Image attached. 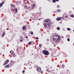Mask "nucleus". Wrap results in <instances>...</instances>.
I'll list each match as a JSON object with an SVG mask.
<instances>
[{"label":"nucleus","instance_id":"obj_6","mask_svg":"<svg viewBox=\"0 0 74 74\" xmlns=\"http://www.w3.org/2000/svg\"><path fill=\"white\" fill-rule=\"evenodd\" d=\"M4 3V1H3L2 3H0V8L1 7H3V4Z\"/></svg>","mask_w":74,"mask_h":74},{"label":"nucleus","instance_id":"obj_10","mask_svg":"<svg viewBox=\"0 0 74 74\" xmlns=\"http://www.w3.org/2000/svg\"><path fill=\"white\" fill-rule=\"evenodd\" d=\"M4 35H5V32L4 31L3 32V35L2 36V37H4Z\"/></svg>","mask_w":74,"mask_h":74},{"label":"nucleus","instance_id":"obj_20","mask_svg":"<svg viewBox=\"0 0 74 74\" xmlns=\"http://www.w3.org/2000/svg\"><path fill=\"white\" fill-rule=\"evenodd\" d=\"M64 65L63 64V65H62V66L61 68H64Z\"/></svg>","mask_w":74,"mask_h":74},{"label":"nucleus","instance_id":"obj_42","mask_svg":"<svg viewBox=\"0 0 74 74\" xmlns=\"http://www.w3.org/2000/svg\"><path fill=\"white\" fill-rule=\"evenodd\" d=\"M11 62H12V61L11 60Z\"/></svg>","mask_w":74,"mask_h":74},{"label":"nucleus","instance_id":"obj_28","mask_svg":"<svg viewBox=\"0 0 74 74\" xmlns=\"http://www.w3.org/2000/svg\"><path fill=\"white\" fill-rule=\"evenodd\" d=\"M67 41H70V39H69V38H68V39H67Z\"/></svg>","mask_w":74,"mask_h":74},{"label":"nucleus","instance_id":"obj_37","mask_svg":"<svg viewBox=\"0 0 74 74\" xmlns=\"http://www.w3.org/2000/svg\"><path fill=\"white\" fill-rule=\"evenodd\" d=\"M62 38H63V36H61Z\"/></svg>","mask_w":74,"mask_h":74},{"label":"nucleus","instance_id":"obj_22","mask_svg":"<svg viewBox=\"0 0 74 74\" xmlns=\"http://www.w3.org/2000/svg\"><path fill=\"white\" fill-rule=\"evenodd\" d=\"M71 17H72V18H73V17H74V15H73V14L71 15Z\"/></svg>","mask_w":74,"mask_h":74},{"label":"nucleus","instance_id":"obj_11","mask_svg":"<svg viewBox=\"0 0 74 74\" xmlns=\"http://www.w3.org/2000/svg\"><path fill=\"white\" fill-rule=\"evenodd\" d=\"M59 1V0H53V3H55V1Z\"/></svg>","mask_w":74,"mask_h":74},{"label":"nucleus","instance_id":"obj_30","mask_svg":"<svg viewBox=\"0 0 74 74\" xmlns=\"http://www.w3.org/2000/svg\"><path fill=\"white\" fill-rule=\"evenodd\" d=\"M36 40H38V38L36 37Z\"/></svg>","mask_w":74,"mask_h":74},{"label":"nucleus","instance_id":"obj_9","mask_svg":"<svg viewBox=\"0 0 74 74\" xmlns=\"http://www.w3.org/2000/svg\"><path fill=\"white\" fill-rule=\"evenodd\" d=\"M12 57H14V58H15L16 56V55H15V54L13 53L12 54Z\"/></svg>","mask_w":74,"mask_h":74},{"label":"nucleus","instance_id":"obj_17","mask_svg":"<svg viewBox=\"0 0 74 74\" xmlns=\"http://www.w3.org/2000/svg\"><path fill=\"white\" fill-rule=\"evenodd\" d=\"M35 4H34L32 6V8H33L34 7H35Z\"/></svg>","mask_w":74,"mask_h":74},{"label":"nucleus","instance_id":"obj_4","mask_svg":"<svg viewBox=\"0 0 74 74\" xmlns=\"http://www.w3.org/2000/svg\"><path fill=\"white\" fill-rule=\"evenodd\" d=\"M37 69L39 73H42V71H41V68L40 67H38Z\"/></svg>","mask_w":74,"mask_h":74},{"label":"nucleus","instance_id":"obj_32","mask_svg":"<svg viewBox=\"0 0 74 74\" xmlns=\"http://www.w3.org/2000/svg\"><path fill=\"white\" fill-rule=\"evenodd\" d=\"M26 38H28V37L27 36H26L25 37Z\"/></svg>","mask_w":74,"mask_h":74},{"label":"nucleus","instance_id":"obj_24","mask_svg":"<svg viewBox=\"0 0 74 74\" xmlns=\"http://www.w3.org/2000/svg\"><path fill=\"white\" fill-rule=\"evenodd\" d=\"M67 38H69L70 37V36L69 35H67Z\"/></svg>","mask_w":74,"mask_h":74},{"label":"nucleus","instance_id":"obj_35","mask_svg":"<svg viewBox=\"0 0 74 74\" xmlns=\"http://www.w3.org/2000/svg\"><path fill=\"white\" fill-rule=\"evenodd\" d=\"M23 37H21V39H23Z\"/></svg>","mask_w":74,"mask_h":74},{"label":"nucleus","instance_id":"obj_36","mask_svg":"<svg viewBox=\"0 0 74 74\" xmlns=\"http://www.w3.org/2000/svg\"><path fill=\"white\" fill-rule=\"evenodd\" d=\"M30 8V7H28V9H29Z\"/></svg>","mask_w":74,"mask_h":74},{"label":"nucleus","instance_id":"obj_8","mask_svg":"<svg viewBox=\"0 0 74 74\" xmlns=\"http://www.w3.org/2000/svg\"><path fill=\"white\" fill-rule=\"evenodd\" d=\"M56 20L58 21H60V20H61V17H57L56 19Z\"/></svg>","mask_w":74,"mask_h":74},{"label":"nucleus","instance_id":"obj_13","mask_svg":"<svg viewBox=\"0 0 74 74\" xmlns=\"http://www.w3.org/2000/svg\"><path fill=\"white\" fill-rule=\"evenodd\" d=\"M15 13H17L18 12V10H17V8H15Z\"/></svg>","mask_w":74,"mask_h":74},{"label":"nucleus","instance_id":"obj_16","mask_svg":"<svg viewBox=\"0 0 74 74\" xmlns=\"http://www.w3.org/2000/svg\"><path fill=\"white\" fill-rule=\"evenodd\" d=\"M23 29V30H25L26 29V27L25 26H24L22 27Z\"/></svg>","mask_w":74,"mask_h":74},{"label":"nucleus","instance_id":"obj_25","mask_svg":"<svg viewBox=\"0 0 74 74\" xmlns=\"http://www.w3.org/2000/svg\"><path fill=\"white\" fill-rule=\"evenodd\" d=\"M65 18H68V16H65Z\"/></svg>","mask_w":74,"mask_h":74},{"label":"nucleus","instance_id":"obj_26","mask_svg":"<svg viewBox=\"0 0 74 74\" xmlns=\"http://www.w3.org/2000/svg\"><path fill=\"white\" fill-rule=\"evenodd\" d=\"M46 71H47L48 72H49V71L48 69H47L46 70Z\"/></svg>","mask_w":74,"mask_h":74},{"label":"nucleus","instance_id":"obj_43","mask_svg":"<svg viewBox=\"0 0 74 74\" xmlns=\"http://www.w3.org/2000/svg\"><path fill=\"white\" fill-rule=\"evenodd\" d=\"M24 1H26V0H24Z\"/></svg>","mask_w":74,"mask_h":74},{"label":"nucleus","instance_id":"obj_34","mask_svg":"<svg viewBox=\"0 0 74 74\" xmlns=\"http://www.w3.org/2000/svg\"><path fill=\"white\" fill-rule=\"evenodd\" d=\"M22 40H20V42H22Z\"/></svg>","mask_w":74,"mask_h":74},{"label":"nucleus","instance_id":"obj_1","mask_svg":"<svg viewBox=\"0 0 74 74\" xmlns=\"http://www.w3.org/2000/svg\"><path fill=\"white\" fill-rule=\"evenodd\" d=\"M45 23H43V25L45 27V28H49L50 26H51V25L52 23V22L49 19H47L46 20H45Z\"/></svg>","mask_w":74,"mask_h":74},{"label":"nucleus","instance_id":"obj_18","mask_svg":"<svg viewBox=\"0 0 74 74\" xmlns=\"http://www.w3.org/2000/svg\"><path fill=\"white\" fill-rule=\"evenodd\" d=\"M10 53H14V51H13L12 50H11L10 52Z\"/></svg>","mask_w":74,"mask_h":74},{"label":"nucleus","instance_id":"obj_5","mask_svg":"<svg viewBox=\"0 0 74 74\" xmlns=\"http://www.w3.org/2000/svg\"><path fill=\"white\" fill-rule=\"evenodd\" d=\"M8 63H9V60H6L4 62V63L3 64V66H4V65H5L6 64H8Z\"/></svg>","mask_w":74,"mask_h":74},{"label":"nucleus","instance_id":"obj_12","mask_svg":"<svg viewBox=\"0 0 74 74\" xmlns=\"http://www.w3.org/2000/svg\"><path fill=\"white\" fill-rule=\"evenodd\" d=\"M9 66H10V65H9V64H8L6 65L5 67L6 68H8V67H9Z\"/></svg>","mask_w":74,"mask_h":74},{"label":"nucleus","instance_id":"obj_45","mask_svg":"<svg viewBox=\"0 0 74 74\" xmlns=\"http://www.w3.org/2000/svg\"><path fill=\"white\" fill-rule=\"evenodd\" d=\"M73 45H74V44H73Z\"/></svg>","mask_w":74,"mask_h":74},{"label":"nucleus","instance_id":"obj_2","mask_svg":"<svg viewBox=\"0 0 74 74\" xmlns=\"http://www.w3.org/2000/svg\"><path fill=\"white\" fill-rule=\"evenodd\" d=\"M60 39V37L58 35H55L53 37V40L54 42H59Z\"/></svg>","mask_w":74,"mask_h":74},{"label":"nucleus","instance_id":"obj_39","mask_svg":"<svg viewBox=\"0 0 74 74\" xmlns=\"http://www.w3.org/2000/svg\"><path fill=\"white\" fill-rule=\"evenodd\" d=\"M69 12H70V13H71V11H70Z\"/></svg>","mask_w":74,"mask_h":74},{"label":"nucleus","instance_id":"obj_14","mask_svg":"<svg viewBox=\"0 0 74 74\" xmlns=\"http://www.w3.org/2000/svg\"><path fill=\"white\" fill-rule=\"evenodd\" d=\"M10 5L11 7H15V5L13 4H11Z\"/></svg>","mask_w":74,"mask_h":74},{"label":"nucleus","instance_id":"obj_40","mask_svg":"<svg viewBox=\"0 0 74 74\" xmlns=\"http://www.w3.org/2000/svg\"><path fill=\"white\" fill-rule=\"evenodd\" d=\"M0 55H2V54L0 53Z\"/></svg>","mask_w":74,"mask_h":74},{"label":"nucleus","instance_id":"obj_38","mask_svg":"<svg viewBox=\"0 0 74 74\" xmlns=\"http://www.w3.org/2000/svg\"><path fill=\"white\" fill-rule=\"evenodd\" d=\"M25 8H27V6H25Z\"/></svg>","mask_w":74,"mask_h":74},{"label":"nucleus","instance_id":"obj_41","mask_svg":"<svg viewBox=\"0 0 74 74\" xmlns=\"http://www.w3.org/2000/svg\"><path fill=\"white\" fill-rule=\"evenodd\" d=\"M54 47H56V45H54Z\"/></svg>","mask_w":74,"mask_h":74},{"label":"nucleus","instance_id":"obj_3","mask_svg":"<svg viewBox=\"0 0 74 74\" xmlns=\"http://www.w3.org/2000/svg\"><path fill=\"white\" fill-rule=\"evenodd\" d=\"M43 53L46 56H48L49 54V53L47 50H44L43 51Z\"/></svg>","mask_w":74,"mask_h":74},{"label":"nucleus","instance_id":"obj_29","mask_svg":"<svg viewBox=\"0 0 74 74\" xmlns=\"http://www.w3.org/2000/svg\"><path fill=\"white\" fill-rule=\"evenodd\" d=\"M39 47H41V44H40V45H39Z\"/></svg>","mask_w":74,"mask_h":74},{"label":"nucleus","instance_id":"obj_46","mask_svg":"<svg viewBox=\"0 0 74 74\" xmlns=\"http://www.w3.org/2000/svg\"><path fill=\"white\" fill-rule=\"evenodd\" d=\"M39 20H40V19H39Z\"/></svg>","mask_w":74,"mask_h":74},{"label":"nucleus","instance_id":"obj_21","mask_svg":"<svg viewBox=\"0 0 74 74\" xmlns=\"http://www.w3.org/2000/svg\"><path fill=\"white\" fill-rule=\"evenodd\" d=\"M67 30L68 31H70V30H71V29L69 28H68Z\"/></svg>","mask_w":74,"mask_h":74},{"label":"nucleus","instance_id":"obj_31","mask_svg":"<svg viewBox=\"0 0 74 74\" xmlns=\"http://www.w3.org/2000/svg\"><path fill=\"white\" fill-rule=\"evenodd\" d=\"M22 73H25V71L24 70L23 71Z\"/></svg>","mask_w":74,"mask_h":74},{"label":"nucleus","instance_id":"obj_33","mask_svg":"<svg viewBox=\"0 0 74 74\" xmlns=\"http://www.w3.org/2000/svg\"><path fill=\"white\" fill-rule=\"evenodd\" d=\"M47 41H49V39H47Z\"/></svg>","mask_w":74,"mask_h":74},{"label":"nucleus","instance_id":"obj_44","mask_svg":"<svg viewBox=\"0 0 74 74\" xmlns=\"http://www.w3.org/2000/svg\"><path fill=\"white\" fill-rule=\"evenodd\" d=\"M73 32H74V29L73 30Z\"/></svg>","mask_w":74,"mask_h":74},{"label":"nucleus","instance_id":"obj_7","mask_svg":"<svg viewBox=\"0 0 74 74\" xmlns=\"http://www.w3.org/2000/svg\"><path fill=\"white\" fill-rule=\"evenodd\" d=\"M29 44V45H33L34 44V42H28Z\"/></svg>","mask_w":74,"mask_h":74},{"label":"nucleus","instance_id":"obj_27","mask_svg":"<svg viewBox=\"0 0 74 74\" xmlns=\"http://www.w3.org/2000/svg\"><path fill=\"white\" fill-rule=\"evenodd\" d=\"M57 7L58 8H60V5H58Z\"/></svg>","mask_w":74,"mask_h":74},{"label":"nucleus","instance_id":"obj_23","mask_svg":"<svg viewBox=\"0 0 74 74\" xmlns=\"http://www.w3.org/2000/svg\"><path fill=\"white\" fill-rule=\"evenodd\" d=\"M57 30H60V27H58L57 28Z\"/></svg>","mask_w":74,"mask_h":74},{"label":"nucleus","instance_id":"obj_19","mask_svg":"<svg viewBox=\"0 0 74 74\" xmlns=\"http://www.w3.org/2000/svg\"><path fill=\"white\" fill-rule=\"evenodd\" d=\"M30 33L31 34H33V32L32 31H31L30 32Z\"/></svg>","mask_w":74,"mask_h":74},{"label":"nucleus","instance_id":"obj_15","mask_svg":"<svg viewBox=\"0 0 74 74\" xmlns=\"http://www.w3.org/2000/svg\"><path fill=\"white\" fill-rule=\"evenodd\" d=\"M57 12H61V10L59 9L57 10Z\"/></svg>","mask_w":74,"mask_h":74}]
</instances>
